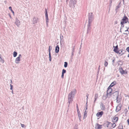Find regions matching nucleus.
<instances>
[{"label":"nucleus","instance_id":"37998d69","mask_svg":"<svg viewBox=\"0 0 129 129\" xmlns=\"http://www.w3.org/2000/svg\"><path fill=\"white\" fill-rule=\"evenodd\" d=\"M126 51L129 53V47H127L126 49Z\"/></svg>","mask_w":129,"mask_h":129},{"label":"nucleus","instance_id":"f704fd0d","mask_svg":"<svg viewBox=\"0 0 129 129\" xmlns=\"http://www.w3.org/2000/svg\"><path fill=\"white\" fill-rule=\"evenodd\" d=\"M51 48V49L52 48V47H51L50 46H49V53H50V51H51V49L50 48Z\"/></svg>","mask_w":129,"mask_h":129},{"label":"nucleus","instance_id":"4c0bfd02","mask_svg":"<svg viewBox=\"0 0 129 129\" xmlns=\"http://www.w3.org/2000/svg\"><path fill=\"white\" fill-rule=\"evenodd\" d=\"M60 42H61V39H63V37L62 35L61 36H61H60Z\"/></svg>","mask_w":129,"mask_h":129},{"label":"nucleus","instance_id":"2eb2a0df","mask_svg":"<svg viewBox=\"0 0 129 129\" xmlns=\"http://www.w3.org/2000/svg\"><path fill=\"white\" fill-rule=\"evenodd\" d=\"M113 47L114 48V49H113L115 53H117V51H118V45H117L116 46H113Z\"/></svg>","mask_w":129,"mask_h":129},{"label":"nucleus","instance_id":"4468645a","mask_svg":"<svg viewBox=\"0 0 129 129\" xmlns=\"http://www.w3.org/2000/svg\"><path fill=\"white\" fill-rule=\"evenodd\" d=\"M121 1H120L119 3L118 4V6L116 7V9H115V11L116 12V13L118 11V8H120V4H121Z\"/></svg>","mask_w":129,"mask_h":129},{"label":"nucleus","instance_id":"58836bf2","mask_svg":"<svg viewBox=\"0 0 129 129\" xmlns=\"http://www.w3.org/2000/svg\"><path fill=\"white\" fill-rule=\"evenodd\" d=\"M21 126L22 127L25 128V125L24 124H21Z\"/></svg>","mask_w":129,"mask_h":129},{"label":"nucleus","instance_id":"a211bd4d","mask_svg":"<svg viewBox=\"0 0 129 129\" xmlns=\"http://www.w3.org/2000/svg\"><path fill=\"white\" fill-rule=\"evenodd\" d=\"M59 46L57 45L55 47V52L56 53H58L59 52Z\"/></svg>","mask_w":129,"mask_h":129},{"label":"nucleus","instance_id":"7ed1b4c3","mask_svg":"<svg viewBox=\"0 0 129 129\" xmlns=\"http://www.w3.org/2000/svg\"><path fill=\"white\" fill-rule=\"evenodd\" d=\"M77 2L76 0H70L69 6L70 7L74 8L75 7V5L76 4Z\"/></svg>","mask_w":129,"mask_h":129},{"label":"nucleus","instance_id":"052dcab7","mask_svg":"<svg viewBox=\"0 0 129 129\" xmlns=\"http://www.w3.org/2000/svg\"><path fill=\"white\" fill-rule=\"evenodd\" d=\"M112 3V1H110V4H111V3Z\"/></svg>","mask_w":129,"mask_h":129},{"label":"nucleus","instance_id":"423d86ee","mask_svg":"<svg viewBox=\"0 0 129 129\" xmlns=\"http://www.w3.org/2000/svg\"><path fill=\"white\" fill-rule=\"evenodd\" d=\"M121 104H119L116 107V112H118L121 109Z\"/></svg>","mask_w":129,"mask_h":129},{"label":"nucleus","instance_id":"f3484780","mask_svg":"<svg viewBox=\"0 0 129 129\" xmlns=\"http://www.w3.org/2000/svg\"><path fill=\"white\" fill-rule=\"evenodd\" d=\"M118 117H114L113 118V122H116L118 120Z\"/></svg>","mask_w":129,"mask_h":129},{"label":"nucleus","instance_id":"f03ea898","mask_svg":"<svg viewBox=\"0 0 129 129\" xmlns=\"http://www.w3.org/2000/svg\"><path fill=\"white\" fill-rule=\"evenodd\" d=\"M94 18L93 15L92 13H88V23H91Z\"/></svg>","mask_w":129,"mask_h":129},{"label":"nucleus","instance_id":"393cba45","mask_svg":"<svg viewBox=\"0 0 129 129\" xmlns=\"http://www.w3.org/2000/svg\"><path fill=\"white\" fill-rule=\"evenodd\" d=\"M17 53L16 51H14L13 52V55L14 57H16L17 55Z\"/></svg>","mask_w":129,"mask_h":129},{"label":"nucleus","instance_id":"9d476101","mask_svg":"<svg viewBox=\"0 0 129 129\" xmlns=\"http://www.w3.org/2000/svg\"><path fill=\"white\" fill-rule=\"evenodd\" d=\"M20 21L18 20L17 18H16L15 22V24L18 27H19L20 25Z\"/></svg>","mask_w":129,"mask_h":129},{"label":"nucleus","instance_id":"a19ab883","mask_svg":"<svg viewBox=\"0 0 129 129\" xmlns=\"http://www.w3.org/2000/svg\"><path fill=\"white\" fill-rule=\"evenodd\" d=\"M125 24L124 23H123V24H122L121 22H120V24H121V27H123L124 26V24Z\"/></svg>","mask_w":129,"mask_h":129},{"label":"nucleus","instance_id":"4be33fe9","mask_svg":"<svg viewBox=\"0 0 129 129\" xmlns=\"http://www.w3.org/2000/svg\"><path fill=\"white\" fill-rule=\"evenodd\" d=\"M45 17L46 18V22L47 24V25L48 26V15L45 16Z\"/></svg>","mask_w":129,"mask_h":129},{"label":"nucleus","instance_id":"aec40b11","mask_svg":"<svg viewBox=\"0 0 129 129\" xmlns=\"http://www.w3.org/2000/svg\"><path fill=\"white\" fill-rule=\"evenodd\" d=\"M91 23H88V24L87 25V33L91 29V28L90 27V24Z\"/></svg>","mask_w":129,"mask_h":129},{"label":"nucleus","instance_id":"864d4df0","mask_svg":"<svg viewBox=\"0 0 129 129\" xmlns=\"http://www.w3.org/2000/svg\"><path fill=\"white\" fill-rule=\"evenodd\" d=\"M73 52H72V55L73 56Z\"/></svg>","mask_w":129,"mask_h":129},{"label":"nucleus","instance_id":"5fc2aeb1","mask_svg":"<svg viewBox=\"0 0 129 129\" xmlns=\"http://www.w3.org/2000/svg\"><path fill=\"white\" fill-rule=\"evenodd\" d=\"M128 31V29H127L125 31Z\"/></svg>","mask_w":129,"mask_h":129},{"label":"nucleus","instance_id":"c9c22d12","mask_svg":"<svg viewBox=\"0 0 129 129\" xmlns=\"http://www.w3.org/2000/svg\"><path fill=\"white\" fill-rule=\"evenodd\" d=\"M45 15H47L48 14L47 11L46 9H45Z\"/></svg>","mask_w":129,"mask_h":129},{"label":"nucleus","instance_id":"ddd939ff","mask_svg":"<svg viewBox=\"0 0 129 129\" xmlns=\"http://www.w3.org/2000/svg\"><path fill=\"white\" fill-rule=\"evenodd\" d=\"M100 108L101 109L103 110H105L106 109L105 105L102 103L100 104Z\"/></svg>","mask_w":129,"mask_h":129},{"label":"nucleus","instance_id":"0eeeda50","mask_svg":"<svg viewBox=\"0 0 129 129\" xmlns=\"http://www.w3.org/2000/svg\"><path fill=\"white\" fill-rule=\"evenodd\" d=\"M21 57V54L19 55L18 57H17L15 59V62L16 63H19V62L20 61V57Z\"/></svg>","mask_w":129,"mask_h":129},{"label":"nucleus","instance_id":"6e6d98bb","mask_svg":"<svg viewBox=\"0 0 129 129\" xmlns=\"http://www.w3.org/2000/svg\"><path fill=\"white\" fill-rule=\"evenodd\" d=\"M12 93L13 94V90H12Z\"/></svg>","mask_w":129,"mask_h":129},{"label":"nucleus","instance_id":"0e129e2a","mask_svg":"<svg viewBox=\"0 0 129 129\" xmlns=\"http://www.w3.org/2000/svg\"><path fill=\"white\" fill-rule=\"evenodd\" d=\"M120 129H123L122 126V128H120Z\"/></svg>","mask_w":129,"mask_h":129},{"label":"nucleus","instance_id":"603ef678","mask_svg":"<svg viewBox=\"0 0 129 129\" xmlns=\"http://www.w3.org/2000/svg\"><path fill=\"white\" fill-rule=\"evenodd\" d=\"M127 122H128V123H129V119H127Z\"/></svg>","mask_w":129,"mask_h":129},{"label":"nucleus","instance_id":"774afa93","mask_svg":"<svg viewBox=\"0 0 129 129\" xmlns=\"http://www.w3.org/2000/svg\"><path fill=\"white\" fill-rule=\"evenodd\" d=\"M128 109L129 110V106L128 107Z\"/></svg>","mask_w":129,"mask_h":129},{"label":"nucleus","instance_id":"2f4dec72","mask_svg":"<svg viewBox=\"0 0 129 129\" xmlns=\"http://www.w3.org/2000/svg\"><path fill=\"white\" fill-rule=\"evenodd\" d=\"M9 9L11 11V12H12V13H13V14H14V11L12 9V7H9Z\"/></svg>","mask_w":129,"mask_h":129},{"label":"nucleus","instance_id":"7c9ffc66","mask_svg":"<svg viewBox=\"0 0 129 129\" xmlns=\"http://www.w3.org/2000/svg\"><path fill=\"white\" fill-rule=\"evenodd\" d=\"M78 117L79 118V120L80 121H81V115L80 114H78Z\"/></svg>","mask_w":129,"mask_h":129},{"label":"nucleus","instance_id":"c756f323","mask_svg":"<svg viewBox=\"0 0 129 129\" xmlns=\"http://www.w3.org/2000/svg\"><path fill=\"white\" fill-rule=\"evenodd\" d=\"M108 64V62L106 60L105 61V62H104V65L105 67H106L107 66Z\"/></svg>","mask_w":129,"mask_h":129},{"label":"nucleus","instance_id":"cd10ccee","mask_svg":"<svg viewBox=\"0 0 129 129\" xmlns=\"http://www.w3.org/2000/svg\"><path fill=\"white\" fill-rule=\"evenodd\" d=\"M0 61L1 62H2L3 63L4 62V60L2 59V58L1 57V55H0Z\"/></svg>","mask_w":129,"mask_h":129},{"label":"nucleus","instance_id":"49530a36","mask_svg":"<svg viewBox=\"0 0 129 129\" xmlns=\"http://www.w3.org/2000/svg\"><path fill=\"white\" fill-rule=\"evenodd\" d=\"M77 110V111L78 114H80V111H79V109H78V110Z\"/></svg>","mask_w":129,"mask_h":129},{"label":"nucleus","instance_id":"338daca9","mask_svg":"<svg viewBox=\"0 0 129 129\" xmlns=\"http://www.w3.org/2000/svg\"><path fill=\"white\" fill-rule=\"evenodd\" d=\"M126 34V35H127V33H124V34Z\"/></svg>","mask_w":129,"mask_h":129},{"label":"nucleus","instance_id":"f8f14e48","mask_svg":"<svg viewBox=\"0 0 129 129\" xmlns=\"http://www.w3.org/2000/svg\"><path fill=\"white\" fill-rule=\"evenodd\" d=\"M102 128V125L96 123L95 125V128L96 129H100Z\"/></svg>","mask_w":129,"mask_h":129},{"label":"nucleus","instance_id":"9b49d317","mask_svg":"<svg viewBox=\"0 0 129 129\" xmlns=\"http://www.w3.org/2000/svg\"><path fill=\"white\" fill-rule=\"evenodd\" d=\"M112 91V89L108 87L107 91V95L109 94L110 95H111V93Z\"/></svg>","mask_w":129,"mask_h":129},{"label":"nucleus","instance_id":"680f3d73","mask_svg":"<svg viewBox=\"0 0 129 129\" xmlns=\"http://www.w3.org/2000/svg\"><path fill=\"white\" fill-rule=\"evenodd\" d=\"M127 29H128H128H129V27H128V28H126Z\"/></svg>","mask_w":129,"mask_h":129},{"label":"nucleus","instance_id":"79ce46f5","mask_svg":"<svg viewBox=\"0 0 129 129\" xmlns=\"http://www.w3.org/2000/svg\"><path fill=\"white\" fill-rule=\"evenodd\" d=\"M110 123H109V122H107V123H106V125H107V126L108 127V125L110 124Z\"/></svg>","mask_w":129,"mask_h":129},{"label":"nucleus","instance_id":"6ab92c4d","mask_svg":"<svg viewBox=\"0 0 129 129\" xmlns=\"http://www.w3.org/2000/svg\"><path fill=\"white\" fill-rule=\"evenodd\" d=\"M73 101V100L69 99H68V102L67 103V104H68V107H69L70 105V104L72 103V101Z\"/></svg>","mask_w":129,"mask_h":129},{"label":"nucleus","instance_id":"5701e85b","mask_svg":"<svg viewBox=\"0 0 129 129\" xmlns=\"http://www.w3.org/2000/svg\"><path fill=\"white\" fill-rule=\"evenodd\" d=\"M98 94L97 93L95 94L94 96V100L93 103H95V101L97 100L98 97Z\"/></svg>","mask_w":129,"mask_h":129},{"label":"nucleus","instance_id":"69168bd1","mask_svg":"<svg viewBox=\"0 0 129 129\" xmlns=\"http://www.w3.org/2000/svg\"><path fill=\"white\" fill-rule=\"evenodd\" d=\"M128 57H129V54H128Z\"/></svg>","mask_w":129,"mask_h":129},{"label":"nucleus","instance_id":"de8ad7c7","mask_svg":"<svg viewBox=\"0 0 129 129\" xmlns=\"http://www.w3.org/2000/svg\"><path fill=\"white\" fill-rule=\"evenodd\" d=\"M89 96V94H87L86 95V96L87 97V100L88 99V96Z\"/></svg>","mask_w":129,"mask_h":129},{"label":"nucleus","instance_id":"1a4fd4ad","mask_svg":"<svg viewBox=\"0 0 129 129\" xmlns=\"http://www.w3.org/2000/svg\"><path fill=\"white\" fill-rule=\"evenodd\" d=\"M103 112L102 111L99 112H98L96 114V115L97 117L100 118L102 116V115L103 114Z\"/></svg>","mask_w":129,"mask_h":129},{"label":"nucleus","instance_id":"4d7b16f0","mask_svg":"<svg viewBox=\"0 0 129 129\" xmlns=\"http://www.w3.org/2000/svg\"><path fill=\"white\" fill-rule=\"evenodd\" d=\"M100 66H99V68H98L99 70V69H100Z\"/></svg>","mask_w":129,"mask_h":129},{"label":"nucleus","instance_id":"13d9d810","mask_svg":"<svg viewBox=\"0 0 129 129\" xmlns=\"http://www.w3.org/2000/svg\"><path fill=\"white\" fill-rule=\"evenodd\" d=\"M68 0H66V3H67V2H68Z\"/></svg>","mask_w":129,"mask_h":129},{"label":"nucleus","instance_id":"412c9836","mask_svg":"<svg viewBox=\"0 0 129 129\" xmlns=\"http://www.w3.org/2000/svg\"><path fill=\"white\" fill-rule=\"evenodd\" d=\"M119 71L122 74H123L124 73V71L122 68L119 69Z\"/></svg>","mask_w":129,"mask_h":129},{"label":"nucleus","instance_id":"8fccbe9b","mask_svg":"<svg viewBox=\"0 0 129 129\" xmlns=\"http://www.w3.org/2000/svg\"><path fill=\"white\" fill-rule=\"evenodd\" d=\"M122 1H123V5H124L125 4H124V0H122Z\"/></svg>","mask_w":129,"mask_h":129},{"label":"nucleus","instance_id":"72a5a7b5","mask_svg":"<svg viewBox=\"0 0 129 129\" xmlns=\"http://www.w3.org/2000/svg\"><path fill=\"white\" fill-rule=\"evenodd\" d=\"M66 70H65L63 69L62 70V73L64 74V73H66Z\"/></svg>","mask_w":129,"mask_h":129},{"label":"nucleus","instance_id":"20e7f679","mask_svg":"<svg viewBox=\"0 0 129 129\" xmlns=\"http://www.w3.org/2000/svg\"><path fill=\"white\" fill-rule=\"evenodd\" d=\"M128 18L124 15V16L123 17L122 19L121 20L120 22L122 24L123 23H125L128 21Z\"/></svg>","mask_w":129,"mask_h":129},{"label":"nucleus","instance_id":"3c124183","mask_svg":"<svg viewBox=\"0 0 129 129\" xmlns=\"http://www.w3.org/2000/svg\"><path fill=\"white\" fill-rule=\"evenodd\" d=\"M77 107V110H78V109H79L77 104V107Z\"/></svg>","mask_w":129,"mask_h":129},{"label":"nucleus","instance_id":"e433bc0d","mask_svg":"<svg viewBox=\"0 0 129 129\" xmlns=\"http://www.w3.org/2000/svg\"><path fill=\"white\" fill-rule=\"evenodd\" d=\"M112 126L113 128H114L116 126V124L115 123H114L112 125Z\"/></svg>","mask_w":129,"mask_h":129},{"label":"nucleus","instance_id":"39448f33","mask_svg":"<svg viewBox=\"0 0 129 129\" xmlns=\"http://www.w3.org/2000/svg\"><path fill=\"white\" fill-rule=\"evenodd\" d=\"M114 97V98H116V99L117 100L116 102L117 103H118L119 102V101H118V100H117L118 98V94H119V92L117 91H116L113 93Z\"/></svg>","mask_w":129,"mask_h":129},{"label":"nucleus","instance_id":"c85d7f7f","mask_svg":"<svg viewBox=\"0 0 129 129\" xmlns=\"http://www.w3.org/2000/svg\"><path fill=\"white\" fill-rule=\"evenodd\" d=\"M49 60L50 61H51V53H49Z\"/></svg>","mask_w":129,"mask_h":129},{"label":"nucleus","instance_id":"473e14b6","mask_svg":"<svg viewBox=\"0 0 129 129\" xmlns=\"http://www.w3.org/2000/svg\"><path fill=\"white\" fill-rule=\"evenodd\" d=\"M87 112H86V111H85V112H84V117H83V118H85V117H86V116H87Z\"/></svg>","mask_w":129,"mask_h":129},{"label":"nucleus","instance_id":"e2e57ef3","mask_svg":"<svg viewBox=\"0 0 129 129\" xmlns=\"http://www.w3.org/2000/svg\"><path fill=\"white\" fill-rule=\"evenodd\" d=\"M81 44H82V43L81 44V45H80V49H81Z\"/></svg>","mask_w":129,"mask_h":129},{"label":"nucleus","instance_id":"dca6fc26","mask_svg":"<svg viewBox=\"0 0 129 129\" xmlns=\"http://www.w3.org/2000/svg\"><path fill=\"white\" fill-rule=\"evenodd\" d=\"M38 20V18L37 17H34L33 19V23L35 24L37 23Z\"/></svg>","mask_w":129,"mask_h":129},{"label":"nucleus","instance_id":"09e8293b","mask_svg":"<svg viewBox=\"0 0 129 129\" xmlns=\"http://www.w3.org/2000/svg\"><path fill=\"white\" fill-rule=\"evenodd\" d=\"M74 47L73 48V50L72 51V52H74Z\"/></svg>","mask_w":129,"mask_h":129},{"label":"nucleus","instance_id":"bf43d9fd","mask_svg":"<svg viewBox=\"0 0 129 129\" xmlns=\"http://www.w3.org/2000/svg\"><path fill=\"white\" fill-rule=\"evenodd\" d=\"M11 83H12V80H11Z\"/></svg>","mask_w":129,"mask_h":129},{"label":"nucleus","instance_id":"b1692460","mask_svg":"<svg viewBox=\"0 0 129 129\" xmlns=\"http://www.w3.org/2000/svg\"><path fill=\"white\" fill-rule=\"evenodd\" d=\"M116 84V82L115 81H114L112 82L110 84V87H112L114 86Z\"/></svg>","mask_w":129,"mask_h":129},{"label":"nucleus","instance_id":"c03bdc74","mask_svg":"<svg viewBox=\"0 0 129 129\" xmlns=\"http://www.w3.org/2000/svg\"><path fill=\"white\" fill-rule=\"evenodd\" d=\"M64 74L62 73V75L61 76V77L63 79L64 78Z\"/></svg>","mask_w":129,"mask_h":129},{"label":"nucleus","instance_id":"a18cd8bd","mask_svg":"<svg viewBox=\"0 0 129 129\" xmlns=\"http://www.w3.org/2000/svg\"><path fill=\"white\" fill-rule=\"evenodd\" d=\"M115 60V59L114 58V59H113L112 61V64H113V65H114V64H114V63Z\"/></svg>","mask_w":129,"mask_h":129},{"label":"nucleus","instance_id":"a878e982","mask_svg":"<svg viewBox=\"0 0 129 129\" xmlns=\"http://www.w3.org/2000/svg\"><path fill=\"white\" fill-rule=\"evenodd\" d=\"M126 24L125 27L126 28H128L129 27V22L128 21L126 23H125Z\"/></svg>","mask_w":129,"mask_h":129},{"label":"nucleus","instance_id":"6e6552de","mask_svg":"<svg viewBox=\"0 0 129 129\" xmlns=\"http://www.w3.org/2000/svg\"><path fill=\"white\" fill-rule=\"evenodd\" d=\"M125 52V50L122 49H121L118 50L117 53V54L118 53L119 54H121V55L123 54Z\"/></svg>","mask_w":129,"mask_h":129},{"label":"nucleus","instance_id":"bb28decb","mask_svg":"<svg viewBox=\"0 0 129 129\" xmlns=\"http://www.w3.org/2000/svg\"><path fill=\"white\" fill-rule=\"evenodd\" d=\"M68 63L67 62H64V67L65 68H66L68 66Z\"/></svg>","mask_w":129,"mask_h":129},{"label":"nucleus","instance_id":"f257e3e1","mask_svg":"<svg viewBox=\"0 0 129 129\" xmlns=\"http://www.w3.org/2000/svg\"><path fill=\"white\" fill-rule=\"evenodd\" d=\"M76 92V91L75 89L72 91L69 94L68 99L73 100V98L74 97Z\"/></svg>","mask_w":129,"mask_h":129},{"label":"nucleus","instance_id":"ea45409f","mask_svg":"<svg viewBox=\"0 0 129 129\" xmlns=\"http://www.w3.org/2000/svg\"><path fill=\"white\" fill-rule=\"evenodd\" d=\"M10 89L11 90H13V85H11V84H10Z\"/></svg>","mask_w":129,"mask_h":129}]
</instances>
